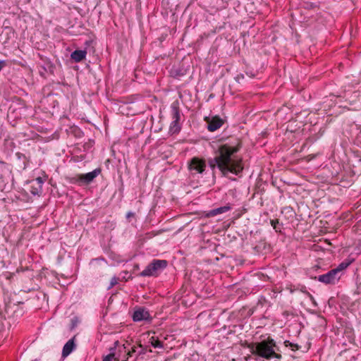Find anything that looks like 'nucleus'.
I'll return each mask as SVG.
<instances>
[{"mask_svg": "<svg viewBox=\"0 0 361 361\" xmlns=\"http://www.w3.org/2000/svg\"><path fill=\"white\" fill-rule=\"evenodd\" d=\"M238 146L228 144L221 145L214 152V157L208 159V164L214 172L218 169L223 176L229 173L240 176L243 170V161L237 158L235 154L238 152Z\"/></svg>", "mask_w": 361, "mask_h": 361, "instance_id": "obj_1", "label": "nucleus"}, {"mask_svg": "<svg viewBox=\"0 0 361 361\" xmlns=\"http://www.w3.org/2000/svg\"><path fill=\"white\" fill-rule=\"evenodd\" d=\"M247 348L252 355L266 360H271L273 358L280 360L281 358V355L276 353L275 348H276V345L275 341L270 337L260 342L251 343L248 344Z\"/></svg>", "mask_w": 361, "mask_h": 361, "instance_id": "obj_2", "label": "nucleus"}, {"mask_svg": "<svg viewBox=\"0 0 361 361\" xmlns=\"http://www.w3.org/2000/svg\"><path fill=\"white\" fill-rule=\"evenodd\" d=\"M168 262L165 259H153L145 269L140 273V276H157L166 267Z\"/></svg>", "mask_w": 361, "mask_h": 361, "instance_id": "obj_3", "label": "nucleus"}, {"mask_svg": "<svg viewBox=\"0 0 361 361\" xmlns=\"http://www.w3.org/2000/svg\"><path fill=\"white\" fill-rule=\"evenodd\" d=\"M102 172L100 168H97L91 172L87 173L77 174L71 178L70 183L78 184V185H87L91 183L94 179Z\"/></svg>", "mask_w": 361, "mask_h": 361, "instance_id": "obj_4", "label": "nucleus"}, {"mask_svg": "<svg viewBox=\"0 0 361 361\" xmlns=\"http://www.w3.org/2000/svg\"><path fill=\"white\" fill-rule=\"evenodd\" d=\"M171 111L172 121L170 124L169 131L172 134L178 133L181 129L180 123L181 115L179 108V102L178 101H175L171 104Z\"/></svg>", "mask_w": 361, "mask_h": 361, "instance_id": "obj_5", "label": "nucleus"}, {"mask_svg": "<svg viewBox=\"0 0 361 361\" xmlns=\"http://www.w3.org/2000/svg\"><path fill=\"white\" fill-rule=\"evenodd\" d=\"M132 318L135 322L144 321L150 323L152 321V317L145 307H136L133 313Z\"/></svg>", "mask_w": 361, "mask_h": 361, "instance_id": "obj_6", "label": "nucleus"}, {"mask_svg": "<svg viewBox=\"0 0 361 361\" xmlns=\"http://www.w3.org/2000/svg\"><path fill=\"white\" fill-rule=\"evenodd\" d=\"M206 168V161L199 157H193L188 163V169L192 174L202 173Z\"/></svg>", "mask_w": 361, "mask_h": 361, "instance_id": "obj_7", "label": "nucleus"}, {"mask_svg": "<svg viewBox=\"0 0 361 361\" xmlns=\"http://www.w3.org/2000/svg\"><path fill=\"white\" fill-rule=\"evenodd\" d=\"M340 276L336 274V271L334 269L329 271L324 274L315 276L314 279L324 284H335L338 281Z\"/></svg>", "mask_w": 361, "mask_h": 361, "instance_id": "obj_8", "label": "nucleus"}, {"mask_svg": "<svg viewBox=\"0 0 361 361\" xmlns=\"http://www.w3.org/2000/svg\"><path fill=\"white\" fill-rule=\"evenodd\" d=\"M224 124V120L219 116L212 117L207 122V129L210 132H214L220 128Z\"/></svg>", "mask_w": 361, "mask_h": 361, "instance_id": "obj_9", "label": "nucleus"}, {"mask_svg": "<svg viewBox=\"0 0 361 361\" xmlns=\"http://www.w3.org/2000/svg\"><path fill=\"white\" fill-rule=\"evenodd\" d=\"M75 336H74L72 338L68 340L66 343L63 345L62 350V357H66L68 356L76 348V345L75 343Z\"/></svg>", "mask_w": 361, "mask_h": 361, "instance_id": "obj_10", "label": "nucleus"}, {"mask_svg": "<svg viewBox=\"0 0 361 361\" xmlns=\"http://www.w3.org/2000/svg\"><path fill=\"white\" fill-rule=\"evenodd\" d=\"M44 183V181L42 180V178L38 177L32 182V185L30 186V192L35 195H39L42 192V185Z\"/></svg>", "mask_w": 361, "mask_h": 361, "instance_id": "obj_11", "label": "nucleus"}, {"mask_svg": "<svg viewBox=\"0 0 361 361\" xmlns=\"http://www.w3.org/2000/svg\"><path fill=\"white\" fill-rule=\"evenodd\" d=\"M114 345V347L109 348L110 353L108 354L107 355L104 356L103 357L102 361H112L113 360L114 361H120L119 356L118 355L117 356L115 353V350H116V347L119 345L118 341H115Z\"/></svg>", "mask_w": 361, "mask_h": 361, "instance_id": "obj_12", "label": "nucleus"}, {"mask_svg": "<svg viewBox=\"0 0 361 361\" xmlns=\"http://www.w3.org/2000/svg\"><path fill=\"white\" fill-rule=\"evenodd\" d=\"M87 51L85 50H75L71 53V57L75 62H80L85 59Z\"/></svg>", "mask_w": 361, "mask_h": 361, "instance_id": "obj_13", "label": "nucleus"}, {"mask_svg": "<svg viewBox=\"0 0 361 361\" xmlns=\"http://www.w3.org/2000/svg\"><path fill=\"white\" fill-rule=\"evenodd\" d=\"M231 209V207L228 205L220 207L216 209H213L207 214V216H214L220 214L225 213Z\"/></svg>", "mask_w": 361, "mask_h": 361, "instance_id": "obj_14", "label": "nucleus"}, {"mask_svg": "<svg viewBox=\"0 0 361 361\" xmlns=\"http://www.w3.org/2000/svg\"><path fill=\"white\" fill-rule=\"evenodd\" d=\"M353 261V259H346L334 269L336 271V274L338 275L341 271L345 269Z\"/></svg>", "mask_w": 361, "mask_h": 361, "instance_id": "obj_15", "label": "nucleus"}, {"mask_svg": "<svg viewBox=\"0 0 361 361\" xmlns=\"http://www.w3.org/2000/svg\"><path fill=\"white\" fill-rule=\"evenodd\" d=\"M3 33H6V40L5 41V43L7 42L8 39L13 37L15 35V30L12 27L10 26H6L4 27L3 30Z\"/></svg>", "mask_w": 361, "mask_h": 361, "instance_id": "obj_16", "label": "nucleus"}, {"mask_svg": "<svg viewBox=\"0 0 361 361\" xmlns=\"http://www.w3.org/2000/svg\"><path fill=\"white\" fill-rule=\"evenodd\" d=\"M150 343L151 345L155 348H163V343L161 341H160L159 339L154 338V337H151L150 338Z\"/></svg>", "mask_w": 361, "mask_h": 361, "instance_id": "obj_17", "label": "nucleus"}, {"mask_svg": "<svg viewBox=\"0 0 361 361\" xmlns=\"http://www.w3.org/2000/svg\"><path fill=\"white\" fill-rule=\"evenodd\" d=\"M270 223L276 232L281 233V228L282 224L279 223L278 219H272L271 220Z\"/></svg>", "mask_w": 361, "mask_h": 361, "instance_id": "obj_18", "label": "nucleus"}, {"mask_svg": "<svg viewBox=\"0 0 361 361\" xmlns=\"http://www.w3.org/2000/svg\"><path fill=\"white\" fill-rule=\"evenodd\" d=\"M16 156L17 157L18 159L20 160V161H23V169H25L26 166H27V162L28 161L27 160V157L26 156L21 153V152H16Z\"/></svg>", "mask_w": 361, "mask_h": 361, "instance_id": "obj_19", "label": "nucleus"}, {"mask_svg": "<svg viewBox=\"0 0 361 361\" xmlns=\"http://www.w3.org/2000/svg\"><path fill=\"white\" fill-rule=\"evenodd\" d=\"M284 345L286 347H290L292 350L295 351L300 349V346L297 343H293L289 341H286Z\"/></svg>", "mask_w": 361, "mask_h": 361, "instance_id": "obj_20", "label": "nucleus"}, {"mask_svg": "<svg viewBox=\"0 0 361 361\" xmlns=\"http://www.w3.org/2000/svg\"><path fill=\"white\" fill-rule=\"evenodd\" d=\"M119 279L116 276H114L111 278L110 284L109 287L107 288L108 290H110L114 286H116L118 283Z\"/></svg>", "mask_w": 361, "mask_h": 361, "instance_id": "obj_21", "label": "nucleus"}, {"mask_svg": "<svg viewBox=\"0 0 361 361\" xmlns=\"http://www.w3.org/2000/svg\"><path fill=\"white\" fill-rule=\"evenodd\" d=\"M301 291L305 293L310 299V300L312 301H314V297L312 296V295L309 293L307 289H306V287H303L302 289H301Z\"/></svg>", "mask_w": 361, "mask_h": 361, "instance_id": "obj_22", "label": "nucleus"}, {"mask_svg": "<svg viewBox=\"0 0 361 361\" xmlns=\"http://www.w3.org/2000/svg\"><path fill=\"white\" fill-rule=\"evenodd\" d=\"M138 346L140 348V350L137 352V357L141 355H145L147 352L146 347H144L142 344H139Z\"/></svg>", "mask_w": 361, "mask_h": 361, "instance_id": "obj_23", "label": "nucleus"}, {"mask_svg": "<svg viewBox=\"0 0 361 361\" xmlns=\"http://www.w3.org/2000/svg\"><path fill=\"white\" fill-rule=\"evenodd\" d=\"M47 68H44V69L46 71H49L50 73H52L54 72V66H53V64L51 62H48L47 63Z\"/></svg>", "mask_w": 361, "mask_h": 361, "instance_id": "obj_24", "label": "nucleus"}, {"mask_svg": "<svg viewBox=\"0 0 361 361\" xmlns=\"http://www.w3.org/2000/svg\"><path fill=\"white\" fill-rule=\"evenodd\" d=\"M137 347L134 346L132 348L131 350H128L126 353V355H128L129 357H132L133 354L137 352L136 350Z\"/></svg>", "mask_w": 361, "mask_h": 361, "instance_id": "obj_25", "label": "nucleus"}, {"mask_svg": "<svg viewBox=\"0 0 361 361\" xmlns=\"http://www.w3.org/2000/svg\"><path fill=\"white\" fill-rule=\"evenodd\" d=\"M135 216V214L133 212H129L127 214H126V218L127 219H129L130 217H133Z\"/></svg>", "mask_w": 361, "mask_h": 361, "instance_id": "obj_26", "label": "nucleus"}, {"mask_svg": "<svg viewBox=\"0 0 361 361\" xmlns=\"http://www.w3.org/2000/svg\"><path fill=\"white\" fill-rule=\"evenodd\" d=\"M4 64H5V62L4 61H0V71H1L3 67L4 66Z\"/></svg>", "mask_w": 361, "mask_h": 361, "instance_id": "obj_27", "label": "nucleus"}, {"mask_svg": "<svg viewBox=\"0 0 361 361\" xmlns=\"http://www.w3.org/2000/svg\"><path fill=\"white\" fill-rule=\"evenodd\" d=\"M122 349H123V350H125V349H126V346H125V345H121V346H120V347H119V350H119V352H122ZM124 352L126 353V350H124Z\"/></svg>", "mask_w": 361, "mask_h": 361, "instance_id": "obj_28", "label": "nucleus"}, {"mask_svg": "<svg viewBox=\"0 0 361 361\" xmlns=\"http://www.w3.org/2000/svg\"><path fill=\"white\" fill-rule=\"evenodd\" d=\"M129 356L128 355H126V357L125 360H122V361H128V359Z\"/></svg>", "mask_w": 361, "mask_h": 361, "instance_id": "obj_29", "label": "nucleus"}, {"mask_svg": "<svg viewBox=\"0 0 361 361\" xmlns=\"http://www.w3.org/2000/svg\"><path fill=\"white\" fill-rule=\"evenodd\" d=\"M237 78H239V79H241V77L240 75H238Z\"/></svg>", "mask_w": 361, "mask_h": 361, "instance_id": "obj_30", "label": "nucleus"}]
</instances>
